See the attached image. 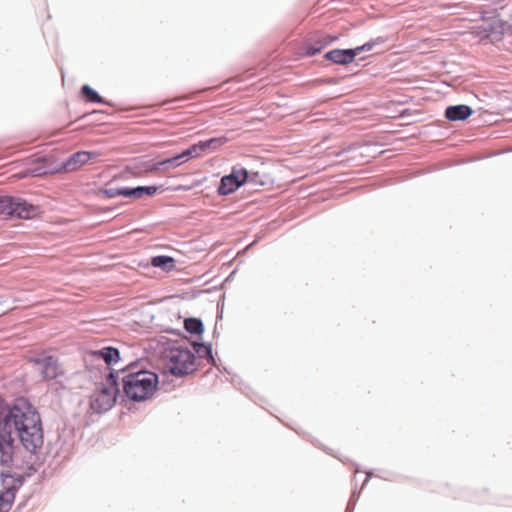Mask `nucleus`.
Returning a JSON list of instances; mask_svg holds the SVG:
<instances>
[{
  "instance_id": "nucleus-30",
  "label": "nucleus",
  "mask_w": 512,
  "mask_h": 512,
  "mask_svg": "<svg viewBox=\"0 0 512 512\" xmlns=\"http://www.w3.org/2000/svg\"><path fill=\"white\" fill-rule=\"evenodd\" d=\"M162 167L165 168V163H163V160L153 162V172L160 170Z\"/></svg>"
},
{
  "instance_id": "nucleus-10",
  "label": "nucleus",
  "mask_w": 512,
  "mask_h": 512,
  "mask_svg": "<svg viewBox=\"0 0 512 512\" xmlns=\"http://www.w3.org/2000/svg\"><path fill=\"white\" fill-rule=\"evenodd\" d=\"M355 52L353 48H337L326 52L323 58L333 64L346 66L355 60Z\"/></svg>"
},
{
  "instance_id": "nucleus-19",
  "label": "nucleus",
  "mask_w": 512,
  "mask_h": 512,
  "mask_svg": "<svg viewBox=\"0 0 512 512\" xmlns=\"http://www.w3.org/2000/svg\"><path fill=\"white\" fill-rule=\"evenodd\" d=\"M151 265L155 268H161L165 272H170L175 268V259L168 255H157L151 258Z\"/></svg>"
},
{
  "instance_id": "nucleus-13",
  "label": "nucleus",
  "mask_w": 512,
  "mask_h": 512,
  "mask_svg": "<svg viewBox=\"0 0 512 512\" xmlns=\"http://www.w3.org/2000/svg\"><path fill=\"white\" fill-rule=\"evenodd\" d=\"M473 109L466 104L450 105L445 109V117L449 121H464L473 114Z\"/></svg>"
},
{
  "instance_id": "nucleus-24",
  "label": "nucleus",
  "mask_w": 512,
  "mask_h": 512,
  "mask_svg": "<svg viewBox=\"0 0 512 512\" xmlns=\"http://www.w3.org/2000/svg\"><path fill=\"white\" fill-rule=\"evenodd\" d=\"M227 141V138L224 136L221 137H213L204 141H200L203 151L211 148H215L224 144Z\"/></svg>"
},
{
  "instance_id": "nucleus-12",
  "label": "nucleus",
  "mask_w": 512,
  "mask_h": 512,
  "mask_svg": "<svg viewBox=\"0 0 512 512\" xmlns=\"http://www.w3.org/2000/svg\"><path fill=\"white\" fill-rule=\"evenodd\" d=\"M98 156L97 152L90 151H78L70 155L67 160L60 163L61 170H75L82 165L86 164L90 159L96 158Z\"/></svg>"
},
{
  "instance_id": "nucleus-22",
  "label": "nucleus",
  "mask_w": 512,
  "mask_h": 512,
  "mask_svg": "<svg viewBox=\"0 0 512 512\" xmlns=\"http://www.w3.org/2000/svg\"><path fill=\"white\" fill-rule=\"evenodd\" d=\"M16 492L10 489H4L0 492V507H2L6 512L11 508Z\"/></svg>"
},
{
  "instance_id": "nucleus-17",
  "label": "nucleus",
  "mask_w": 512,
  "mask_h": 512,
  "mask_svg": "<svg viewBox=\"0 0 512 512\" xmlns=\"http://www.w3.org/2000/svg\"><path fill=\"white\" fill-rule=\"evenodd\" d=\"M81 96L89 103H97L112 106V103L104 99L94 88L84 84L80 89Z\"/></svg>"
},
{
  "instance_id": "nucleus-4",
  "label": "nucleus",
  "mask_w": 512,
  "mask_h": 512,
  "mask_svg": "<svg viewBox=\"0 0 512 512\" xmlns=\"http://www.w3.org/2000/svg\"><path fill=\"white\" fill-rule=\"evenodd\" d=\"M167 345V370L172 376L181 378L196 370V356L189 348L176 343Z\"/></svg>"
},
{
  "instance_id": "nucleus-3",
  "label": "nucleus",
  "mask_w": 512,
  "mask_h": 512,
  "mask_svg": "<svg viewBox=\"0 0 512 512\" xmlns=\"http://www.w3.org/2000/svg\"><path fill=\"white\" fill-rule=\"evenodd\" d=\"M120 392L119 372L109 369L105 382H101L90 396V408L98 414L109 411Z\"/></svg>"
},
{
  "instance_id": "nucleus-25",
  "label": "nucleus",
  "mask_w": 512,
  "mask_h": 512,
  "mask_svg": "<svg viewBox=\"0 0 512 512\" xmlns=\"http://www.w3.org/2000/svg\"><path fill=\"white\" fill-rule=\"evenodd\" d=\"M384 41L385 40L383 37H378L374 40H370V41L364 43L361 46H357V47L353 48V50L356 51L355 56L357 57L359 54H361L364 51H370L376 44L383 43Z\"/></svg>"
},
{
  "instance_id": "nucleus-20",
  "label": "nucleus",
  "mask_w": 512,
  "mask_h": 512,
  "mask_svg": "<svg viewBox=\"0 0 512 512\" xmlns=\"http://www.w3.org/2000/svg\"><path fill=\"white\" fill-rule=\"evenodd\" d=\"M184 329L191 335L201 336L204 332V324L200 318L188 317L184 320Z\"/></svg>"
},
{
  "instance_id": "nucleus-2",
  "label": "nucleus",
  "mask_w": 512,
  "mask_h": 512,
  "mask_svg": "<svg viewBox=\"0 0 512 512\" xmlns=\"http://www.w3.org/2000/svg\"><path fill=\"white\" fill-rule=\"evenodd\" d=\"M136 368L135 364H131L116 372H119L123 397L132 402H143L151 399L157 391L159 376L155 372Z\"/></svg>"
},
{
  "instance_id": "nucleus-23",
  "label": "nucleus",
  "mask_w": 512,
  "mask_h": 512,
  "mask_svg": "<svg viewBox=\"0 0 512 512\" xmlns=\"http://www.w3.org/2000/svg\"><path fill=\"white\" fill-rule=\"evenodd\" d=\"M268 182L267 180V176L264 175V174H261L260 172L256 171V172H250L249 171V177L247 179V182L248 184H252V185H259V186H264L266 185Z\"/></svg>"
},
{
  "instance_id": "nucleus-7",
  "label": "nucleus",
  "mask_w": 512,
  "mask_h": 512,
  "mask_svg": "<svg viewBox=\"0 0 512 512\" xmlns=\"http://www.w3.org/2000/svg\"><path fill=\"white\" fill-rule=\"evenodd\" d=\"M159 190H163V186L149 185L136 187H110L100 190V193L107 198H116L118 196L138 199L143 196H153Z\"/></svg>"
},
{
  "instance_id": "nucleus-1",
  "label": "nucleus",
  "mask_w": 512,
  "mask_h": 512,
  "mask_svg": "<svg viewBox=\"0 0 512 512\" xmlns=\"http://www.w3.org/2000/svg\"><path fill=\"white\" fill-rule=\"evenodd\" d=\"M17 439L30 454L41 449L44 437L40 414L26 399L9 404L0 396V466L16 464Z\"/></svg>"
},
{
  "instance_id": "nucleus-29",
  "label": "nucleus",
  "mask_w": 512,
  "mask_h": 512,
  "mask_svg": "<svg viewBox=\"0 0 512 512\" xmlns=\"http://www.w3.org/2000/svg\"><path fill=\"white\" fill-rule=\"evenodd\" d=\"M360 497V492L354 490L350 496V499L348 502L352 503V504H355L357 503L358 499Z\"/></svg>"
},
{
  "instance_id": "nucleus-28",
  "label": "nucleus",
  "mask_w": 512,
  "mask_h": 512,
  "mask_svg": "<svg viewBox=\"0 0 512 512\" xmlns=\"http://www.w3.org/2000/svg\"><path fill=\"white\" fill-rule=\"evenodd\" d=\"M320 35H321L326 47L331 45L332 43L336 42L339 39V37L337 35H330V34H324V33H320Z\"/></svg>"
},
{
  "instance_id": "nucleus-16",
  "label": "nucleus",
  "mask_w": 512,
  "mask_h": 512,
  "mask_svg": "<svg viewBox=\"0 0 512 512\" xmlns=\"http://www.w3.org/2000/svg\"><path fill=\"white\" fill-rule=\"evenodd\" d=\"M93 356L102 358L104 362L111 366L120 360V351L113 346H105L93 352Z\"/></svg>"
},
{
  "instance_id": "nucleus-27",
  "label": "nucleus",
  "mask_w": 512,
  "mask_h": 512,
  "mask_svg": "<svg viewBox=\"0 0 512 512\" xmlns=\"http://www.w3.org/2000/svg\"><path fill=\"white\" fill-rule=\"evenodd\" d=\"M49 356L50 355L39 354V355L30 357L29 358V362L33 363L36 366H38L39 370H40L42 368V366L44 365V363L47 361V357H49Z\"/></svg>"
},
{
  "instance_id": "nucleus-15",
  "label": "nucleus",
  "mask_w": 512,
  "mask_h": 512,
  "mask_svg": "<svg viewBox=\"0 0 512 512\" xmlns=\"http://www.w3.org/2000/svg\"><path fill=\"white\" fill-rule=\"evenodd\" d=\"M1 482L4 489H10L17 492L24 483V476L12 472L11 470L2 471L0 473Z\"/></svg>"
},
{
  "instance_id": "nucleus-9",
  "label": "nucleus",
  "mask_w": 512,
  "mask_h": 512,
  "mask_svg": "<svg viewBox=\"0 0 512 512\" xmlns=\"http://www.w3.org/2000/svg\"><path fill=\"white\" fill-rule=\"evenodd\" d=\"M61 166L59 163L49 161L47 158H42L37 161L33 166L26 170V176L40 177L49 174H56L61 172Z\"/></svg>"
},
{
  "instance_id": "nucleus-5",
  "label": "nucleus",
  "mask_w": 512,
  "mask_h": 512,
  "mask_svg": "<svg viewBox=\"0 0 512 512\" xmlns=\"http://www.w3.org/2000/svg\"><path fill=\"white\" fill-rule=\"evenodd\" d=\"M41 209L20 197L0 196V215L19 219H32L38 216Z\"/></svg>"
},
{
  "instance_id": "nucleus-11",
  "label": "nucleus",
  "mask_w": 512,
  "mask_h": 512,
  "mask_svg": "<svg viewBox=\"0 0 512 512\" xmlns=\"http://www.w3.org/2000/svg\"><path fill=\"white\" fill-rule=\"evenodd\" d=\"M41 378L45 381L55 380L64 375V369L55 356L47 357V361L39 370Z\"/></svg>"
},
{
  "instance_id": "nucleus-32",
  "label": "nucleus",
  "mask_w": 512,
  "mask_h": 512,
  "mask_svg": "<svg viewBox=\"0 0 512 512\" xmlns=\"http://www.w3.org/2000/svg\"><path fill=\"white\" fill-rule=\"evenodd\" d=\"M372 471H367L366 472V478L362 484V488L368 483L369 479L372 477Z\"/></svg>"
},
{
  "instance_id": "nucleus-31",
  "label": "nucleus",
  "mask_w": 512,
  "mask_h": 512,
  "mask_svg": "<svg viewBox=\"0 0 512 512\" xmlns=\"http://www.w3.org/2000/svg\"><path fill=\"white\" fill-rule=\"evenodd\" d=\"M152 168H153V162H145L143 164V169L147 173H152L153 172Z\"/></svg>"
},
{
  "instance_id": "nucleus-21",
  "label": "nucleus",
  "mask_w": 512,
  "mask_h": 512,
  "mask_svg": "<svg viewBox=\"0 0 512 512\" xmlns=\"http://www.w3.org/2000/svg\"><path fill=\"white\" fill-rule=\"evenodd\" d=\"M203 152H204L203 148H202L201 143L199 141V142H197L195 144L190 145L185 150H183L181 152V155H182L184 161L187 162L190 159L199 157Z\"/></svg>"
},
{
  "instance_id": "nucleus-33",
  "label": "nucleus",
  "mask_w": 512,
  "mask_h": 512,
  "mask_svg": "<svg viewBox=\"0 0 512 512\" xmlns=\"http://www.w3.org/2000/svg\"><path fill=\"white\" fill-rule=\"evenodd\" d=\"M355 506V504L348 502L345 512H354Z\"/></svg>"
},
{
  "instance_id": "nucleus-14",
  "label": "nucleus",
  "mask_w": 512,
  "mask_h": 512,
  "mask_svg": "<svg viewBox=\"0 0 512 512\" xmlns=\"http://www.w3.org/2000/svg\"><path fill=\"white\" fill-rule=\"evenodd\" d=\"M324 48H326L325 43L320 35V33L306 39L302 44V56L312 57L316 54H319Z\"/></svg>"
},
{
  "instance_id": "nucleus-18",
  "label": "nucleus",
  "mask_w": 512,
  "mask_h": 512,
  "mask_svg": "<svg viewBox=\"0 0 512 512\" xmlns=\"http://www.w3.org/2000/svg\"><path fill=\"white\" fill-rule=\"evenodd\" d=\"M193 348L195 352L198 354L200 358L206 359L208 363L215 366V359L212 352V344L206 342H197L193 343Z\"/></svg>"
},
{
  "instance_id": "nucleus-26",
  "label": "nucleus",
  "mask_w": 512,
  "mask_h": 512,
  "mask_svg": "<svg viewBox=\"0 0 512 512\" xmlns=\"http://www.w3.org/2000/svg\"><path fill=\"white\" fill-rule=\"evenodd\" d=\"M163 163H165V169L176 168L185 163L181 153H178L172 157H168L163 159Z\"/></svg>"
},
{
  "instance_id": "nucleus-34",
  "label": "nucleus",
  "mask_w": 512,
  "mask_h": 512,
  "mask_svg": "<svg viewBox=\"0 0 512 512\" xmlns=\"http://www.w3.org/2000/svg\"><path fill=\"white\" fill-rule=\"evenodd\" d=\"M0 512H6L2 507H0Z\"/></svg>"
},
{
  "instance_id": "nucleus-6",
  "label": "nucleus",
  "mask_w": 512,
  "mask_h": 512,
  "mask_svg": "<svg viewBox=\"0 0 512 512\" xmlns=\"http://www.w3.org/2000/svg\"><path fill=\"white\" fill-rule=\"evenodd\" d=\"M248 177L249 170L240 165L233 166L229 174L221 177L220 183L217 187L218 195L227 196L232 194L241 186L246 184Z\"/></svg>"
},
{
  "instance_id": "nucleus-8",
  "label": "nucleus",
  "mask_w": 512,
  "mask_h": 512,
  "mask_svg": "<svg viewBox=\"0 0 512 512\" xmlns=\"http://www.w3.org/2000/svg\"><path fill=\"white\" fill-rule=\"evenodd\" d=\"M505 23L500 19H492L477 27L476 35L480 39L500 40L504 33Z\"/></svg>"
}]
</instances>
